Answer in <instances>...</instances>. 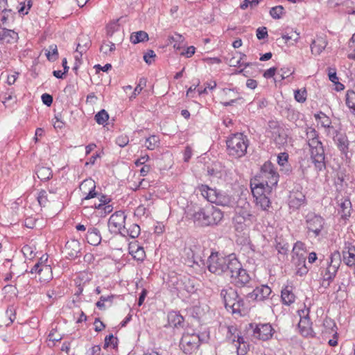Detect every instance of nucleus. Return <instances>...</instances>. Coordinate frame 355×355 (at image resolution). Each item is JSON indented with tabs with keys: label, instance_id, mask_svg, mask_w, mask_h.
I'll return each mask as SVG.
<instances>
[{
	"label": "nucleus",
	"instance_id": "nucleus-1",
	"mask_svg": "<svg viewBox=\"0 0 355 355\" xmlns=\"http://www.w3.org/2000/svg\"><path fill=\"white\" fill-rule=\"evenodd\" d=\"M191 218L193 223L200 227H208L218 225L223 218V212L213 205L204 207H196Z\"/></svg>",
	"mask_w": 355,
	"mask_h": 355
},
{
	"label": "nucleus",
	"instance_id": "nucleus-2",
	"mask_svg": "<svg viewBox=\"0 0 355 355\" xmlns=\"http://www.w3.org/2000/svg\"><path fill=\"white\" fill-rule=\"evenodd\" d=\"M224 275L228 276L232 279V283L237 287L246 286L251 280V277L247 270L244 269L242 264L236 257L234 254L227 256Z\"/></svg>",
	"mask_w": 355,
	"mask_h": 355
},
{
	"label": "nucleus",
	"instance_id": "nucleus-3",
	"mask_svg": "<svg viewBox=\"0 0 355 355\" xmlns=\"http://www.w3.org/2000/svg\"><path fill=\"white\" fill-rule=\"evenodd\" d=\"M341 263V255L338 251L331 253L329 259L320 266L322 286L327 288L334 281Z\"/></svg>",
	"mask_w": 355,
	"mask_h": 355
},
{
	"label": "nucleus",
	"instance_id": "nucleus-4",
	"mask_svg": "<svg viewBox=\"0 0 355 355\" xmlns=\"http://www.w3.org/2000/svg\"><path fill=\"white\" fill-rule=\"evenodd\" d=\"M232 221L236 231L239 232L250 227L257 221V217L252 213L250 205L248 202L235 208Z\"/></svg>",
	"mask_w": 355,
	"mask_h": 355
},
{
	"label": "nucleus",
	"instance_id": "nucleus-5",
	"mask_svg": "<svg viewBox=\"0 0 355 355\" xmlns=\"http://www.w3.org/2000/svg\"><path fill=\"white\" fill-rule=\"evenodd\" d=\"M196 189L211 203L223 207H232L234 205V198L223 191L212 189L202 184L198 185Z\"/></svg>",
	"mask_w": 355,
	"mask_h": 355
},
{
	"label": "nucleus",
	"instance_id": "nucleus-6",
	"mask_svg": "<svg viewBox=\"0 0 355 355\" xmlns=\"http://www.w3.org/2000/svg\"><path fill=\"white\" fill-rule=\"evenodd\" d=\"M228 155L234 158L243 157L247 153L249 140L241 132L231 135L226 141Z\"/></svg>",
	"mask_w": 355,
	"mask_h": 355
},
{
	"label": "nucleus",
	"instance_id": "nucleus-7",
	"mask_svg": "<svg viewBox=\"0 0 355 355\" xmlns=\"http://www.w3.org/2000/svg\"><path fill=\"white\" fill-rule=\"evenodd\" d=\"M220 296L224 300L225 308L233 314L241 315L242 312L245 311L244 300L235 289L232 287L223 289L220 291Z\"/></svg>",
	"mask_w": 355,
	"mask_h": 355
},
{
	"label": "nucleus",
	"instance_id": "nucleus-8",
	"mask_svg": "<svg viewBox=\"0 0 355 355\" xmlns=\"http://www.w3.org/2000/svg\"><path fill=\"white\" fill-rule=\"evenodd\" d=\"M259 178L262 179L268 190L277 186L279 175L275 165L270 162H266L261 167Z\"/></svg>",
	"mask_w": 355,
	"mask_h": 355
},
{
	"label": "nucleus",
	"instance_id": "nucleus-9",
	"mask_svg": "<svg viewBox=\"0 0 355 355\" xmlns=\"http://www.w3.org/2000/svg\"><path fill=\"white\" fill-rule=\"evenodd\" d=\"M304 218L307 232L313 233L315 237L320 236L324 228V219L313 211H309Z\"/></svg>",
	"mask_w": 355,
	"mask_h": 355
},
{
	"label": "nucleus",
	"instance_id": "nucleus-10",
	"mask_svg": "<svg viewBox=\"0 0 355 355\" xmlns=\"http://www.w3.org/2000/svg\"><path fill=\"white\" fill-rule=\"evenodd\" d=\"M227 256H223L218 252H211L207 259L208 270L216 275H223L225 272V266Z\"/></svg>",
	"mask_w": 355,
	"mask_h": 355
},
{
	"label": "nucleus",
	"instance_id": "nucleus-11",
	"mask_svg": "<svg viewBox=\"0 0 355 355\" xmlns=\"http://www.w3.org/2000/svg\"><path fill=\"white\" fill-rule=\"evenodd\" d=\"M307 200L306 195L303 192V187L302 185L295 184L293 189L290 191L288 196V206L289 208L293 211L298 210L302 206L306 205Z\"/></svg>",
	"mask_w": 355,
	"mask_h": 355
},
{
	"label": "nucleus",
	"instance_id": "nucleus-12",
	"mask_svg": "<svg viewBox=\"0 0 355 355\" xmlns=\"http://www.w3.org/2000/svg\"><path fill=\"white\" fill-rule=\"evenodd\" d=\"M200 344V338L196 334H184L180 340V347L186 354H191L194 352Z\"/></svg>",
	"mask_w": 355,
	"mask_h": 355
},
{
	"label": "nucleus",
	"instance_id": "nucleus-13",
	"mask_svg": "<svg viewBox=\"0 0 355 355\" xmlns=\"http://www.w3.org/2000/svg\"><path fill=\"white\" fill-rule=\"evenodd\" d=\"M271 129V138L279 148L284 146L288 141V134L286 130L277 122L272 121L269 123Z\"/></svg>",
	"mask_w": 355,
	"mask_h": 355
},
{
	"label": "nucleus",
	"instance_id": "nucleus-14",
	"mask_svg": "<svg viewBox=\"0 0 355 355\" xmlns=\"http://www.w3.org/2000/svg\"><path fill=\"white\" fill-rule=\"evenodd\" d=\"M249 326L250 329H252V336L259 340H268L272 338L274 333V329L269 323H250Z\"/></svg>",
	"mask_w": 355,
	"mask_h": 355
},
{
	"label": "nucleus",
	"instance_id": "nucleus-15",
	"mask_svg": "<svg viewBox=\"0 0 355 355\" xmlns=\"http://www.w3.org/2000/svg\"><path fill=\"white\" fill-rule=\"evenodd\" d=\"M126 216L123 211H116L108 220V227L111 233L121 234L124 227Z\"/></svg>",
	"mask_w": 355,
	"mask_h": 355
},
{
	"label": "nucleus",
	"instance_id": "nucleus-16",
	"mask_svg": "<svg viewBox=\"0 0 355 355\" xmlns=\"http://www.w3.org/2000/svg\"><path fill=\"white\" fill-rule=\"evenodd\" d=\"M272 289L267 285H261L256 287L252 292L247 294V297L258 302L272 298L271 297Z\"/></svg>",
	"mask_w": 355,
	"mask_h": 355
},
{
	"label": "nucleus",
	"instance_id": "nucleus-17",
	"mask_svg": "<svg viewBox=\"0 0 355 355\" xmlns=\"http://www.w3.org/2000/svg\"><path fill=\"white\" fill-rule=\"evenodd\" d=\"M310 157L317 171H321L326 168L325 154L324 147L311 150Z\"/></svg>",
	"mask_w": 355,
	"mask_h": 355
},
{
	"label": "nucleus",
	"instance_id": "nucleus-18",
	"mask_svg": "<svg viewBox=\"0 0 355 355\" xmlns=\"http://www.w3.org/2000/svg\"><path fill=\"white\" fill-rule=\"evenodd\" d=\"M338 205L340 207L338 214L340 215L341 219L347 220L351 216L352 211V202L348 196H337L336 197Z\"/></svg>",
	"mask_w": 355,
	"mask_h": 355
},
{
	"label": "nucleus",
	"instance_id": "nucleus-19",
	"mask_svg": "<svg viewBox=\"0 0 355 355\" xmlns=\"http://www.w3.org/2000/svg\"><path fill=\"white\" fill-rule=\"evenodd\" d=\"M66 257L69 259H74L79 257L81 254V245L78 240L71 239L68 241L64 246Z\"/></svg>",
	"mask_w": 355,
	"mask_h": 355
},
{
	"label": "nucleus",
	"instance_id": "nucleus-20",
	"mask_svg": "<svg viewBox=\"0 0 355 355\" xmlns=\"http://www.w3.org/2000/svg\"><path fill=\"white\" fill-rule=\"evenodd\" d=\"M343 262L348 266L355 265V245L349 242L345 241L342 251Z\"/></svg>",
	"mask_w": 355,
	"mask_h": 355
},
{
	"label": "nucleus",
	"instance_id": "nucleus-21",
	"mask_svg": "<svg viewBox=\"0 0 355 355\" xmlns=\"http://www.w3.org/2000/svg\"><path fill=\"white\" fill-rule=\"evenodd\" d=\"M10 259H6L3 262V266H9V271L13 275H17V277H19L28 272L25 262L13 261L10 264Z\"/></svg>",
	"mask_w": 355,
	"mask_h": 355
},
{
	"label": "nucleus",
	"instance_id": "nucleus-22",
	"mask_svg": "<svg viewBox=\"0 0 355 355\" xmlns=\"http://www.w3.org/2000/svg\"><path fill=\"white\" fill-rule=\"evenodd\" d=\"M335 133L334 140L341 153L347 157L349 152V144L347 137L345 134L340 133L338 130H335Z\"/></svg>",
	"mask_w": 355,
	"mask_h": 355
},
{
	"label": "nucleus",
	"instance_id": "nucleus-23",
	"mask_svg": "<svg viewBox=\"0 0 355 355\" xmlns=\"http://www.w3.org/2000/svg\"><path fill=\"white\" fill-rule=\"evenodd\" d=\"M129 254L134 259L143 261L146 257V253L143 247L139 245L137 241L130 242L128 245Z\"/></svg>",
	"mask_w": 355,
	"mask_h": 355
},
{
	"label": "nucleus",
	"instance_id": "nucleus-24",
	"mask_svg": "<svg viewBox=\"0 0 355 355\" xmlns=\"http://www.w3.org/2000/svg\"><path fill=\"white\" fill-rule=\"evenodd\" d=\"M312 322L308 315L302 318L298 323L300 331L303 336L315 337V333L312 329Z\"/></svg>",
	"mask_w": 355,
	"mask_h": 355
},
{
	"label": "nucleus",
	"instance_id": "nucleus-25",
	"mask_svg": "<svg viewBox=\"0 0 355 355\" xmlns=\"http://www.w3.org/2000/svg\"><path fill=\"white\" fill-rule=\"evenodd\" d=\"M85 239L87 243L92 245L96 246L99 245L102 240L100 230L97 227H89L85 234Z\"/></svg>",
	"mask_w": 355,
	"mask_h": 355
},
{
	"label": "nucleus",
	"instance_id": "nucleus-26",
	"mask_svg": "<svg viewBox=\"0 0 355 355\" xmlns=\"http://www.w3.org/2000/svg\"><path fill=\"white\" fill-rule=\"evenodd\" d=\"M293 290V286L290 285H286L282 288L281 299L284 305L290 306L295 302V295Z\"/></svg>",
	"mask_w": 355,
	"mask_h": 355
},
{
	"label": "nucleus",
	"instance_id": "nucleus-27",
	"mask_svg": "<svg viewBox=\"0 0 355 355\" xmlns=\"http://www.w3.org/2000/svg\"><path fill=\"white\" fill-rule=\"evenodd\" d=\"M327 45L326 39L323 37H318L311 44V53L315 55H320Z\"/></svg>",
	"mask_w": 355,
	"mask_h": 355
},
{
	"label": "nucleus",
	"instance_id": "nucleus-28",
	"mask_svg": "<svg viewBox=\"0 0 355 355\" xmlns=\"http://www.w3.org/2000/svg\"><path fill=\"white\" fill-rule=\"evenodd\" d=\"M18 38V34L10 29L3 28L2 31L0 32V44L3 43H12Z\"/></svg>",
	"mask_w": 355,
	"mask_h": 355
},
{
	"label": "nucleus",
	"instance_id": "nucleus-29",
	"mask_svg": "<svg viewBox=\"0 0 355 355\" xmlns=\"http://www.w3.org/2000/svg\"><path fill=\"white\" fill-rule=\"evenodd\" d=\"M168 322L176 328L183 327L184 318L177 311H171L168 314Z\"/></svg>",
	"mask_w": 355,
	"mask_h": 355
},
{
	"label": "nucleus",
	"instance_id": "nucleus-30",
	"mask_svg": "<svg viewBox=\"0 0 355 355\" xmlns=\"http://www.w3.org/2000/svg\"><path fill=\"white\" fill-rule=\"evenodd\" d=\"M140 232V227L136 223H132L128 227H125L121 235L123 236H128L130 238L135 239L139 236Z\"/></svg>",
	"mask_w": 355,
	"mask_h": 355
},
{
	"label": "nucleus",
	"instance_id": "nucleus-31",
	"mask_svg": "<svg viewBox=\"0 0 355 355\" xmlns=\"http://www.w3.org/2000/svg\"><path fill=\"white\" fill-rule=\"evenodd\" d=\"M86 187H88L89 188V193L86 195V196L83 198V200H89L97 196L98 193L96 192L95 191L96 185L94 181L92 180H86L83 181L80 184V189Z\"/></svg>",
	"mask_w": 355,
	"mask_h": 355
},
{
	"label": "nucleus",
	"instance_id": "nucleus-32",
	"mask_svg": "<svg viewBox=\"0 0 355 355\" xmlns=\"http://www.w3.org/2000/svg\"><path fill=\"white\" fill-rule=\"evenodd\" d=\"M148 33L144 31L133 32L130 37V42L134 44L148 41Z\"/></svg>",
	"mask_w": 355,
	"mask_h": 355
},
{
	"label": "nucleus",
	"instance_id": "nucleus-33",
	"mask_svg": "<svg viewBox=\"0 0 355 355\" xmlns=\"http://www.w3.org/2000/svg\"><path fill=\"white\" fill-rule=\"evenodd\" d=\"M36 174L37 178L42 181H46L49 180L52 175V171L49 167L38 166L37 168Z\"/></svg>",
	"mask_w": 355,
	"mask_h": 355
},
{
	"label": "nucleus",
	"instance_id": "nucleus-34",
	"mask_svg": "<svg viewBox=\"0 0 355 355\" xmlns=\"http://www.w3.org/2000/svg\"><path fill=\"white\" fill-rule=\"evenodd\" d=\"M52 279L51 268L49 265L43 263L40 269V280L41 282H48Z\"/></svg>",
	"mask_w": 355,
	"mask_h": 355
},
{
	"label": "nucleus",
	"instance_id": "nucleus-35",
	"mask_svg": "<svg viewBox=\"0 0 355 355\" xmlns=\"http://www.w3.org/2000/svg\"><path fill=\"white\" fill-rule=\"evenodd\" d=\"M45 55L50 62L55 61L58 58V51L56 44H51L47 49H45Z\"/></svg>",
	"mask_w": 355,
	"mask_h": 355
},
{
	"label": "nucleus",
	"instance_id": "nucleus-36",
	"mask_svg": "<svg viewBox=\"0 0 355 355\" xmlns=\"http://www.w3.org/2000/svg\"><path fill=\"white\" fill-rule=\"evenodd\" d=\"M256 204L263 211H267L270 207L271 202L266 195L256 196Z\"/></svg>",
	"mask_w": 355,
	"mask_h": 355
},
{
	"label": "nucleus",
	"instance_id": "nucleus-37",
	"mask_svg": "<svg viewBox=\"0 0 355 355\" xmlns=\"http://www.w3.org/2000/svg\"><path fill=\"white\" fill-rule=\"evenodd\" d=\"M346 105L350 109L352 113L355 115V92L348 90L346 93Z\"/></svg>",
	"mask_w": 355,
	"mask_h": 355
},
{
	"label": "nucleus",
	"instance_id": "nucleus-38",
	"mask_svg": "<svg viewBox=\"0 0 355 355\" xmlns=\"http://www.w3.org/2000/svg\"><path fill=\"white\" fill-rule=\"evenodd\" d=\"M170 43L173 44V47L177 49H180L181 48V44L184 42V37L179 34L175 33L174 35L169 36L168 37Z\"/></svg>",
	"mask_w": 355,
	"mask_h": 355
},
{
	"label": "nucleus",
	"instance_id": "nucleus-39",
	"mask_svg": "<svg viewBox=\"0 0 355 355\" xmlns=\"http://www.w3.org/2000/svg\"><path fill=\"white\" fill-rule=\"evenodd\" d=\"M270 15L275 19H279L282 17L284 12V8L282 6H277L270 8Z\"/></svg>",
	"mask_w": 355,
	"mask_h": 355
},
{
	"label": "nucleus",
	"instance_id": "nucleus-40",
	"mask_svg": "<svg viewBox=\"0 0 355 355\" xmlns=\"http://www.w3.org/2000/svg\"><path fill=\"white\" fill-rule=\"evenodd\" d=\"M159 144V139L156 135H151L146 138L145 141V146L148 150H154Z\"/></svg>",
	"mask_w": 355,
	"mask_h": 355
},
{
	"label": "nucleus",
	"instance_id": "nucleus-41",
	"mask_svg": "<svg viewBox=\"0 0 355 355\" xmlns=\"http://www.w3.org/2000/svg\"><path fill=\"white\" fill-rule=\"evenodd\" d=\"M306 258V252L292 253V260L295 266L305 264Z\"/></svg>",
	"mask_w": 355,
	"mask_h": 355
},
{
	"label": "nucleus",
	"instance_id": "nucleus-42",
	"mask_svg": "<svg viewBox=\"0 0 355 355\" xmlns=\"http://www.w3.org/2000/svg\"><path fill=\"white\" fill-rule=\"evenodd\" d=\"M306 136L307 143L320 138L318 132L313 127L306 128Z\"/></svg>",
	"mask_w": 355,
	"mask_h": 355
},
{
	"label": "nucleus",
	"instance_id": "nucleus-43",
	"mask_svg": "<svg viewBox=\"0 0 355 355\" xmlns=\"http://www.w3.org/2000/svg\"><path fill=\"white\" fill-rule=\"evenodd\" d=\"M113 298L114 295H112L107 296L102 295L101 296L99 300L96 302V305L99 309L104 310L105 309V302H109L110 306H111L112 304Z\"/></svg>",
	"mask_w": 355,
	"mask_h": 355
},
{
	"label": "nucleus",
	"instance_id": "nucleus-44",
	"mask_svg": "<svg viewBox=\"0 0 355 355\" xmlns=\"http://www.w3.org/2000/svg\"><path fill=\"white\" fill-rule=\"evenodd\" d=\"M94 118L98 124L103 125L109 119V114L105 110H101L95 115Z\"/></svg>",
	"mask_w": 355,
	"mask_h": 355
},
{
	"label": "nucleus",
	"instance_id": "nucleus-45",
	"mask_svg": "<svg viewBox=\"0 0 355 355\" xmlns=\"http://www.w3.org/2000/svg\"><path fill=\"white\" fill-rule=\"evenodd\" d=\"M307 93L305 88L297 89L294 92V98L299 103H304L306 100Z\"/></svg>",
	"mask_w": 355,
	"mask_h": 355
},
{
	"label": "nucleus",
	"instance_id": "nucleus-46",
	"mask_svg": "<svg viewBox=\"0 0 355 355\" xmlns=\"http://www.w3.org/2000/svg\"><path fill=\"white\" fill-rule=\"evenodd\" d=\"M114 50H115V44L110 41H108L107 42H104L100 48V51L106 55L114 51Z\"/></svg>",
	"mask_w": 355,
	"mask_h": 355
},
{
	"label": "nucleus",
	"instance_id": "nucleus-47",
	"mask_svg": "<svg viewBox=\"0 0 355 355\" xmlns=\"http://www.w3.org/2000/svg\"><path fill=\"white\" fill-rule=\"evenodd\" d=\"M117 345L118 338L116 337H114L113 334H110L105 338L104 348L112 345V347L114 349L117 347Z\"/></svg>",
	"mask_w": 355,
	"mask_h": 355
},
{
	"label": "nucleus",
	"instance_id": "nucleus-48",
	"mask_svg": "<svg viewBox=\"0 0 355 355\" xmlns=\"http://www.w3.org/2000/svg\"><path fill=\"white\" fill-rule=\"evenodd\" d=\"M20 8L18 12L22 15H27L28 10L32 7L31 0H25L24 2L20 3Z\"/></svg>",
	"mask_w": 355,
	"mask_h": 355
},
{
	"label": "nucleus",
	"instance_id": "nucleus-49",
	"mask_svg": "<svg viewBox=\"0 0 355 355\" xmlns=\"http://www.w3.org/2000/svg\"><path fill=\"white\" fill-rule=\"evenodd\" d=\"M156 57V54L153 50H148L144 55V60L145 62L150 65L154 62V58Z\"/></svg>",
	"mask_w": 355,
	"mask_h": 355
},
{
	"label": "nucleus",
	"instance_id": "nucleus-50",
	"mask_svg": "<svg viewBox=\"0 0 355 355\" xmlns=\"http://www.w3.org/2000/svg\"><path fill=\"white\" fill-rule=\"evenodd\" d=\"M266 184L264 182H260L259 184H257L254 188H252V192L254 196V197L256 198V196H258L259 195H265L263 193V190L265 189Z\"/></svg>",
	"mask_w": 355,
	"mask_h": 355
},
{
	"label": "nucleus",
	"instance_id": "nucleus-51",
	"mask_svg": "<svg viewBox=\"0 0 355 355\" xmlns=\"http://www.w3.org/2000/svg\"><path fill=\"white\" fill-rule=\"evenodd\" d=\"M146 80L145 78H140L139 82L137 87L135 88V90L133 92V94L132 95L131 98H135V96L139 94L144 86H146Z\"/></svg>",
	"mask_w": 355,
	"mask_h": 355
},
{
	"label": "nucleus",
	"instance_id": "nucleus-52",
	"mask_svg": "<svg viewBox=\"0 0 355 355\" xmlns=\"http://www.w3.org/2000/svg\"><path fill=\"white\" fill-rule=\"evenodd\" d=\"M322 119L320 121L321 125L324 128H331V121L329 116L324 112H321Z\"/></svg>",
	"mask_w": 355,
	"mask_h": 355
},
{
	"label": "nucleus",
	"instance_id": "nucleus-53",
	"mask_svg": "<svg viewBox=\"0 0 355 355\" xmlns=\"http://www.w3.org/2000/svg\"><path fill=\"white\" fill-rule=\"evenodd\" d=\"M288 155L286 153H279L277 156V163L281 166H284L288 163Z\"/></svg>",
	"mask_w": 355,
	"mask_h": 355
},
{
	"label": "nucleus",
	"instance_id": "nucleus-54",
	"mask_svg": "<svg viewBox=\"0 0 355 355\" xmlns=\"http://www.w3.org/2000/svg\"><path fill=\"white\" fill-rule=\"evenodd\" d=\"M306 252L305 244L302 241H297L293 248L292 253Z\"/></svg>",
	"mask_w": 355,
	"mask_h": 355
},
{
	"label": "nucleus",
	"instance_id": "nucleus-55",
	"mask_svg": "<svg viewBox=\"0 0 355 355\" xmlns=\"http://www.w3.org/2000/svg\"><path fill=\"white\" fill-rule=\"evenodd\" d=\"M328 76H329V79L331 82H332L334 84L338 83V78L336 74V69L329 68L328 69Z\"/></svg>",
	"mask_w": 355,
	"mask_h": 355
},
{
	"label": "nucleus",
	"instance_id": "nucleus-56",
	"mask_svg": "<svg viewBox=\"0 0 355 355\" xmlns=\"http://www.w3.org/2000/svg\"><path fill=\"white\" fill-rule=\"evenodd\" d=\"M37 201L41 206H45L46 202L48 201L47 193L46 191L42 190L39 193L37 196Z\"/></svg>",
	"mask_w": 355,
	"mask_h": 355
},
{
	"label": "nucleus",
	"instance_id": "nucleus-57",
	"mask_svg": "<svg viewBox=\"0 0 355 355\" xmlns=\"http://www.w3.org/2000/svg\"><path fill=\"white\" fill-rule=\"evenodd\" d=\"M207 174L210 177L220 178L223 175V173L220 171H218L217 168L214 167H208L207 168Z\"/></svg>",
	"mask_w": 355,
	"mask_h": 355
},
{
	"label": "nucleus",
	"instance_id": "nucleus-58",
	"mask_svg": "<svg viewBox=\"0 0 355 355\" xmlns=\"http://www.w3.org/2000/svg\"><path fill=\"white\" fill-rule=\"evenodd\" d=\"M129 142V139L126 135H120L116 139V144L120 147H125Z\"/></svg>",
	"mask_w": 355,
	"mask_h": 355
},
{
	"label": "nucleus",
	"instance_id": "nucleus-59",
	"mask_svg": "<svg viewBox=\"0 0 355 355\" xmlns=\"http://www.w3.org/2000/svg\"><path fill=\"white\" fill-rule=\"evenodd\" d=\"M267 28L265 26L257 29V37L259 40H263L268 37Z\"/></svg>",
	"mask_w": 355,
	"mask_h": 355
},
{
	"label": "nucleus",
	"instance_id": "nucleus-60",
	"mask_svg": "<svg viewBox=\"0 0 355 355\" xmlns=\"http://www.w3.org/2000/svg\"><path fill=\"white\" fill-rule=\"evenodd\" d=\"M99 200L100 202L98 204H95V207L98 209H101L103 205L108 204L111 199L107 196L101 195Z\"/></svg>",
	"mask_w": 355,
	"mask_h": 355
},
{
	"label": "nucleus",
	"instance_id": "nucleus-61",
	"mask_svg": "<svg viewBox=\"0 0 355 355\" xmlns=\"http://www.w3.org/2000/svg\"><path fill=\"white\" fill-rule=\"evenodd\" d=\"M307 144L309 147V150H313V149H315L318 148H320V147H324L320 138H318L315 140L311 141L307 143Z\"/></svg>",
	"mask_w": 355,
	"mask_h": 355
},
{
	"label": "nucleus",
	"instance_id": "nucleus-62",
	"mask_svg": "<svg viewBox=\"0 0 355 355\" xmlns=\"http://www.w3.org/2000/svg\"><path fill=\"white\" fill-rule=\"evenodd\" d=\"M90 42L88 41L87 42H85L83 45H82L80 43H78L76 48V51L80 53V56L82 57L83 53L85 52L89 47Z\"/></svg>",
	"mask_w": 355,
	"mask_h": 355
},
{
	"label": "nucleus",
	"instance_id": "nucleus-63",
	"mask_svg": "<svg viewBox=\"0 0 355 355\" xmlns=\"http://www.w3.org/2000/svg\"><path fill=\"white\" fill-rule=\"evenodd\" d=\"M41 99L42 103L47 106H50L53 103V96L47 93L43 94Z\"/></svg>",
	"mask_w": 355,
	"mask_h": 355
},
{
	"label": "nucleus",
	"instance_id": "nucleus-64",
	"mask_svg": "<svg viewBox=\"0 0 355 355\" xmlns=\"http://www.w3.org/2000/svg\"><path fill=\"white\" fill-rule=\"evenodd\" d=\"M248 350V345L247 344L239 345L237 346V355H245Z\"/></svg>",
	"mask_w": 355,
	"mask_h": 355
}]
</instances>
